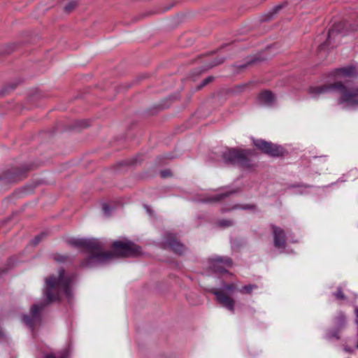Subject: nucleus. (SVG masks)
Masks as SVG:
<instances>
[{
	"instance_id": "nucleus-1",
	"label": "nucleus",
	"mask_w": 358,
	"mask_h": 358,
	"mask_svg": "<svg viewBox=\"0 0 358 358\" xmlns=\"http://www.w3.org/2000/svg\"><path fill=\"white\" fill-rule=\"evenodd\" d=\"M70 243L87 250V255L81 262L83 267H94L109 263L116 257H133L141 253V248L129 241H114L113 252L103 251V242L96 238H76L71 240Z\"/></svg>"
},
{
	"instance_id": "nucleus-2",
	"label": "nucleus",
	"mask_w": 358,
	"mask_h": 358,
	"mask_svg": "<svg viewBox=\"0 0 358 358\" xmlns=\"http://www.w3.org/2000/svg\"><path fill=\"white\" fill-rule=\"evenodd\" d=\"M337 91L340 94L338 99V105L343 108L358 107V87H347L341 82H336L322 86L312 87L309 89V93L313 98H317L321 94Z\"/></svg>"
},
{
	"instance_id": "nucleus-3",
	"label": "nucleus",
	"mask_w": 358,
	"mask_h": 358,
	"mask_svg": "<svg viewBox=\"0 0 358 358\" xmlns=\"http://www.w3.org/2000/svg\"><path fill=\"white\" fill-rule=\"evenodd\" d=\"M73 276L65 275L64 270H59L58 277L50 276L45 280V295L48 303L59 299L62 294L71 296L70 284Z\"/></svg>"
},
{
	"instance_id": "nucleus-4",
	"label": "nucleus",
	"mask_w": 358,
	"mask_h": 358,
	"mask_svg": "<svg viewBox=\"0 0 358 358\" xmlns=\"http://www.w3.org/2000/svg\"><path fill=\"white\" fill-rule=\"evenodd\" d=\"M236 289L234 284H224L221 289H214L213 294L216 296L217 301L224 307L234 313L235 301L229 296L226 292L232 293Z\"/></svg>"
},
{
	"instance_id": "nucleus-5",
	"label": "nucleus",
	"mask_w": 358,
	"mask_h": 358,
	"mask_svg": "<svg viewBox=\"0 0 358 358\" xmlns=\"http://www.w3.org/2000/svg\"><path fill=\"white\" fill-rule=\"evenodd\" d=\"M250 154L249 150H236L229 149L223 153V159L227 163L239 164L242 166L248 165V156Z\"/></svg>"
},
{
	"instance_id": "nucleus-6",
	"label": "nucleus",
	"mask_w": 358,
	"mask_h": 358,
	"mask_svg": "<svg viewBox=\"0 0 358 358\" xmlns=\"http://www.w3.org/2000/svg\"><path fill=\"white\" fill-rule=\"evenodd\" d=\"M254 144L264 152L273 157L280 156L283 153V149L282 147L262 139L254 141Z\"/></svg>"
},
{
	"instance_id": "nucleus-7",
	"label": "nucleus",
	"mask_w": 358,
	"mask_h": 358,
	"mask_svg": "<svg viewBox=\"0 0 358 358\" xmlns=\"http://www.w3.org/2000/svg\"><path fill=\"white\" fill-rule=\"evenodd\" d=\"M232 266V262L229 257H217L210 259L209 267L215 273L227 272Z\"/></svg>"
},
{
	"instance_id": "nucleus-8",
	"label": "nucleus",
	"mask_w": 358,
	"mask_h": 358,
	"mask_svg": "<svg viewBox=\"0 0 358 358\" xmlns=\"http://www.w3.org/2000/svg\"><path fill=\"white\" fill-rule=\"evenodd\" d=\"M45 304H35L32 306L30 314L29 315H24L22 317V321L31 328H33L35 325H36L41 320V311L44 308Z\"/></svg>"
},
{
	"instance_id": "nucleus-9",
	"label": "nucleus",
	"mask_w": 358,
	"mask_h": 358,
	"mask_svg": "<svg viewBox=\"0 0 358 358\" xmlns=\"http://www.w3.org/2000/svg\"><path fill=\"white\" fill-rule=\"evenodd\" d=\"M163 244L165 247L169 248L175 253L179 255L183 254L186 250L185 247L182 243L178 242L171 234H166L163 241Z\"/></svg>"
},
{
	"instance_id": "nucleus-10",
	"label": "nucleus",
	"mask_w": 358,
	"mask_h": 358,
	"mask_svg": "<svg viewBox=\"0 0 358 358\" xmlns=\"http://www.w3.org/2000/svg\"><path fill=\"white\" fill-rule=\"evenodd\" d=\"M273 233V243L275 247L284 248L286 245V236L285 231L280 227L272 226Z\"/></svg>"
},
{
	"instance_id": "nucleus-11",
	"label": "nucleus",
	"mask_w": 358,
	"mask_h": 358,
	"mask_svg": "<svg viewBox=\"0 0 358 358\" xmlns=\"http://www.w3.org/2000/svg\"><path fill=\"white\" fill-rule=\"evenodd\" d=\"M334 76L338 78L353 77L357 75L355 67L352 66L337 69L333 72Z\"/></svg>"
},
{
	"instance_id": "nucleus-12",
	"label": "nucleus",
	"mask_w": 358,
	"mask_h": 358,
	"mask_svg": "<svg viewBox=\"0 0 358 358\" xmlns=\"http://www.w3.org/2000/svg\"><path fill=\"white\" fill-rule=\"evenodd\" d=\"M275 95L268 90L262 92L258 96L259 103L266 106H271L275 101Z\"/></svg>"
},
{
	"instance_id": "nucleus-13",
	"label": "nucleus",
	"mask_w": 358,
	"mask_h": 358,
	"mask_svg": "<svg viewBox=\"0 0 358 358\" xmlns=\"http://www.w3.org/2000/svg\"><path fill=\"white\" fill-rule=\"evenodd\" d=\"M335 323L337 329H343L346 324V318L343 313H339L335 318Z\"/></svg>"
},
{
	"instance_id": "nucleus-14",
	"label": "nucleus",
	"mask_w": 358,
	"mask_h": 358,
	"mask_svg": "<svg viewBox=\"0 0 358 358\" xmlns=\"http://www.w3.org/2000/svg\"><path fill=\"white\" fill-rule=\"evenodd\" d=\"M233 192H225V193H222V194H220L216 196H214V197H210L209 199H208L206 200V201H208V202H217V201H221L223 198L226 197V196H228L229 195H230L231 194H232Z\"/></svg>"
},
{
	"instance_id": "nucleus-15",
	"label": "nucleus",
	"mask_w": 358,
	"mask_h": 358,
	"mask_svg": "<svg viewBox=\"0 0 358 358\" xmlns=\"http://www.w3.org/2000/svg\"><path fill=\"white\" fill-rule=\"evenodd\" d=\"M341 329H336L334 331H331L328 332L326 335V338L328 340H331L332 338H336V340L340 339L339 332Z\"/></svg>"
},
{
	"instance_id": "nucleus-16",
	"label": "nucleus",
	"mask_w": 358,
	"mask_h": 358,
	"mask_svg": "<svg viewBox=\"0 0 358 358\" xmlns=\"http://www.w3.org/2000/svg\"><path fill=\"white\" fill-rule=\"evenodd\" d=\"M256 288L257 285H248L242 287L238 291L242 294H250Z\"/></svg>"
},
{
	"instance_id": "nucleus-17",
	"label": "nucleus",
	"mask_w": 358,
	"mask_h": 358,
	"mask_svg": "<svg viewBox=\"0 0 358 358\" xmlns=\"http://www.w3.org/2000/svg\"><path fill=\"white\" fill-rule=\"evenodd\" d=\"M217 224L222 227H229L234 224V221L231 220H221L218 221Z\"/></svg>"
},
{
	"instance_id": "nucleus-18",
	"label": "nucleus",
	"mask_w": 358,
	"mask_h": 358,
	"mask_svg": "<svg viewBox=\"0 0 358 358\" xmlns=\"http://www.w3.org/2000/svg\"><path fill=\"white\" fill-rule=\"evenodd\" d=\"M76 2L75 1H71L64 7V10L67 13H70L76 7Z\"/></svg>"
},
{
	"instance_id": "nucleus-19",
	"label": "nucleus",
	"mask_w": 358,
	"mask_h": 358,
	"mask_svg": "<svg viewBox=\"0 0 358 358\" xmlns=\"http://www.w3.org/2000/svg\"><path fill=\"white\" fill-rule=\"evenodd\" d=\"M253 206H251V205H245V206H238V205H235L232 208H229V209H224L222 211L223 212H225V211H227V210H233V209H238V208H241V209H249V208H252Z\"/></svg>"
},
{
	"instance_id": "nucleus-20",
	"label": "nucleus",
	"mask_w": 358,
	"mask_h": 358,
	"mask_svg": "<svg viewBox=\"0 0 358 358\" xmlns=\"http://www.w3.org/2000/svg\"><path fill=\"white\" fill-rule=\"evenodd\" d=\"M334 296L338 299H345L344 294L343 293L342 290L340 288L338 289L336 292H335Z\"/></svg>"
},
{
	"instance_id": "nucleus-21",
	"label": "nucleus",
	"mask_w": 358,
	"mask_h": 358,
	"mask_svg": "<svg viewBox=\"0 0 358 358\" xmlns=\"http://www.w3.org/2000/svg\"><path fill=\"white\" fill-rule=\"evenodd\" d=\"M213 80V77H212V76H209V77L205 78L202 81V83H201V85L199 87V88H201L202 87L206 85L207 84L210 83Z\"/></svg>"
},
{
	"instance_id": "nucleus-22",
	"label": "nucleus",
	"mask_w": 358,
	"mask_h": 358,
	"mask_svg": "<svg viewBox=\"0 0 358 358\" xmlns=\"http://www.w3.org/2000/svg\"><path fill=\"white\" fill-rule=\"evenodd\" d=\"M103 210L106 215H108L110 213V207L108 204L103 205Z\"/></svg>"
},
{
	"instance_id": "nucleus-23",
	"label": "nucleus",
	"mask_w": 358,
	"mask_h": 358,
	"mask_svg": "<svg viewBox=\"0 0 358 358\" xmlns=\"http://www.w3.org/2000/svg\"><path fill=\"white\" fill-rule=\"evenodd\" d=\"M45 358H66V355H60L57 357H56L53 354H49V355H47Z\"/></svg>"
},
{
	"instance_id": "nucleus-24",
	"label": "nucleus",
	"mask_w": 358,
	"mask_h": 358,
	"mask_svg": "<svg viewBox=\"0 0 358 358\" xmlns=\"http://www.w3.org/2000/svg\"><path fill=\"white\" fill-rule=\"evenodd\" d=\"M66 257L65 256H63V255H57L56 257H55V259L57 261V262H63L66 260Z\"/></svg>"
},
{
	"instance_id": "nucleus-25",
	"label": "nucleus",
	"mask_w": 358,
	"mask_h": 358,
	"mask_svg": "<svg viewBox=\"0 0 358 358\" xmlns=\"http://www.w3.org/2000/svg\"><path fill=\"white\" fill-rule=\"evenodd\" d=\"M41 236H36L33 241H32V244L34 245H36L41 241Z\"/></svg>"
},
{
	"instance_id": "nucleus-26",
	"label": "nucleus",
	"mask_w": 358,
	"mask_h": 358,
	"mask_svg": "<svg viewBox=\"0 0 358 358\" xmlns=\"http://www.w3.org/2000/svg\"><path fill=\"white\" fill-rule=\"evenodd\" d=\"M41 236H36L33 241H32V244L34 245H36L41 241Z\"/></svg>"
},
{
	"instance_id": "nucleus-27",
	"label": "nucleus",
	"mask_w": 358,
	"mask_h": 358,
	"mask_svg": "<svg viewBox=\"0 0 358 358\" xmlns=\"http://www.w3.org/2000/svg\"><path fill=\"white\" fill-rule=\"evenodd\" d=\"M161 174H162V176L163 178H165V177H167L168 176H169V175H170V173H169V171H162V172L161 173Z\"/></svg>"
},
{
	"instance_id": "nucleus-28",
	"label": "nucleus",
	"mask_w": 358,
	"mask_h": 358,
	"mask_svg": "<svg viewBox=\"0 0 358 358\" xmlns=\"http://www.w3.org/2000/svg\"><path fill=\"white\" fill-rule=\"evenodd\" d=\"M352 30L353 31H358V24H355L352 27Z\"/></svg>"
},
{
	"instance_id": "nucleus-29",
	"label": "nucleus",
	"mask_w": 358,
	"mask_h": 358,
	"mask_svg": "<svg viewBox=\"0 0 358 358\" xmlns=\"http://www.w3.org/2000/svg\"><path fill=\"white\" fill-rule=\"evenodd\" d=\"M333 33H334V30L330 29V30L329 31V33H328V39H329V38H330V37H331V36L333 34Z\"/></svg>"
},
{
	"instance_id": "nucleus-30",
	"label": "nucleus",
	"mask_w": 358,
	"mask_h": 358,
	"mask_svg": "<svg viewBox=\"0 0 358 358\" xmlns=\"http://www.w3.org/2000/svg\"><path fill=\"white\" fill-rule=\"evenodd\" d=\"M282 8V6L281 5H279V6H277L274 8V11L275 13L277 12V10H278L279 9H280Z\"/></svg>"
},
{
	"instance_id": "nucleus-31",
	"label": "nucleus",
	"mask_w": 358,
	"mask_h": 358,
	"mask_svg": "<svg viewBox=\"0 0 358 358\" xmlns=\"http://www.w3.org/2000/svg\"><path fill=\"white\" fill-rule=\"evenodd\" d=\"M345 351L349 353H352L353 352V350L351 348H345Z\"/></svg>"
},
{
	"instance_id": "nucleus-32",
	"label": "nucleus",
	"mask_w": 358,
	"mask_h": 358,
	"mask_svg": "<svg viewBox=\"0 0 358 358\" xmlns=\"http://www.w3.org/2000/svg\"><path fill=\"white\" fill-rule=\"evenodd\" d=\"M222 62H223V59H221V60H220L219 62H217L215 63L214 64H213L211 66H213L217 65V64H221V63H222Z\"/></svg>"
},
{
	"instance_id": "nucleus-33",
	"label": "nucleus",
	"mask_w": 358,
	"mask_h": 358,
	"mask_svg": "<svg viewBox=\"0 0 358 358\" xmlns=\"http://www.w3.org/2000/svg\"><path fill=\"white\" fill-rule=\"evenodd\" d=\"M355 315L358 317V307L355 308Z\"/></svg>"
},
{
	"instance_id": "nucleus-34",
	"label": "nucleus",
	"mask_w": 358,
	"mask_h": 358,
	"mask_svg": "<svg viewBox=\"0 0 358 358\" xmlns=\"http://www.w3.org/2000/svg\"><path fill=\"white\" fill-rule=\"evenodd\" d=\"M145 208H146V210H147L148 213H150V210H149V208H148V206H146Z\"/></svg>"
},
{
	"instance_id": "nucleus-35",
	"label": "nucleus",
	"mask_w": 358,
	"mask_h": 358,
	"mask_svg": "<svg viewBox=\"0 0 358 358\" xmlns=\"http://www.w3.org/2000/svg\"><path fill=\"white\" fill-rule=\"evenodd\" d=\"M238 87H239V88H243V87H245V85L239 86Z\"/></svg>"
},
{
	"instance_id": "nucleus-36",
	"label": "nucleus",
	"mask_w": 358,
	"mask_h": 358,
	"mask_svg": "<svg viewBox=\"0 0 358 358\" xmlns=\"http://www.w3.org/2000/svg\"><path fill=\"white\" fill-rule=\"evenodd\" d=\"M356 348L358 349V342H357V343L356 345Z\"/></svg>"
},
{
	"instance_id": "nucleus-37",
	"label": "nucleus",
	"mask_w": 358,
	"mask_h": 358,
	"mask_svg": "<svg viewBox=\"0 0 358 358\" xmlns=\"http://www.w3.org/2000/svg\"><path fill=\"white\" fill-rule=\"evenodd\" d=\"M357 336H358V325H357Z\"/></svg>"
}]
</instances>
